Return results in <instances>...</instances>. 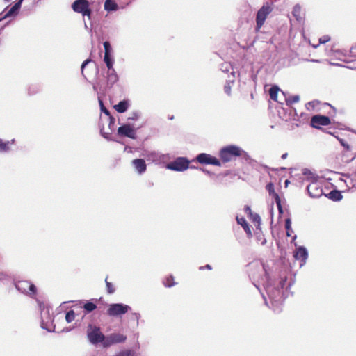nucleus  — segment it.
<instances>
[{
  "label": "nucleus",
  "mask_w": 356,
  "mask_h": 356,
  "mask_svg": "<svg viewBox=\"0 0 356 356\" xmlns=\"http://www.w3.org/2000/svg\"><path fill=\"white\" fill-rule=\"evenodd\" d=\"M286 282V277H280L278 280L267 278L265 290L270 301L272 309L277 313L280 312L281 305L284 300L283 289Z\"/></svg>",
  "instance_id": "obj_1"
},
{
  "label": "nucleus",
  "mask_w": 356,
  "mask_h": 356,
  "mask_svg": "<svg viewBox=\"0 0 356 356\" xmlns=\"http://www.w3.org/2000/svg\"><path fill=\"white\" fill-rule=\"evenodd\" d=\"M240 156H243L244 158L249 157L245 151L235 145L225 146L219 152V156L223 163L229 162L233 158Z\"/></svg>",
  "instance_id": "obj_2"
},
{
  "label": "nucleus",
  "mask_w": 356,
  "mask_h": 356,
  "mask_svg": "<svg viewBox=\"0 0 356 356\" xmlns=\"http://www.w3.org/2000/svg\"><path fill=\"white\" fill-rule=\"evenodd\" d=\"M190 161L184 156L177 157L174 161L166 164L165 168L176 172H184L189 168Z\"/></svg>",
  "instance_id": "obj_3"
},
{
  "label": "nucleus",
  "mask_w": 356,
  "mask_h": 356,
  "mask_svg": "<svg viewBox=\"0 0 356 356\" xmlns=\"http://www.w3.org/2000/svg\"><path fill=\"white\" fill-rule=\"evenodd\" d=\"M72 8L74 12L81 13L83 16H87L89 19H90L92 10L88 0L74 1L72 4Z\"/></svg>",
  "instance_id": "obj_4"
},
{
  "label": "nucleus",
  "mask_w": 356,
  "mask_h": 356,
  "mask_svg": "<svg viewBox=\"0 0 356 356\" xmlns=\"http://www.w3.org/2000/svg\"><path fill=\"white\" fill-rule=\"evenodd\" d=\"M272 8L268 3H264L257 11L256 16V30L259 31L264 25L268 15L272 12Z\"/></svg>",
  "instance_id": "obj_5"
},
{
  "label": "nucleus",
  "mask_w": 356,
  "mask_h": 356,
  "mask_svg": "<svg viewBox=\"0 0 356 356\" xmlns=\"http://www.w3.org/2000/svg\"><path fill=\"white\" fill-rule=\"evenodd\" d=\"M131 309L130 306L123 303H112L108 305L106 313L109 316H118L125 314Z\"/></svg>",
  "instance_id": "obj_6"
},
{
  "label": "nucleus",
  "mask_w": 356,
  "mask_h": 356,
  "mask_svg": "<svg viewBox=\"0 0 356 356\" xmlns=\"http://www.w3.org/2000/svg\"><path fill=\"white\" fill-rule=\"evenodd\" d=\"M15 286L17 290L22 293L29 295L31 297L35 295L37 291L36 286L33 283L27 280L18 281L15 283Z\"/></svg>",
  "instance_id": "obj_7"
},
{
  "label": "nucleus",
  "mask_w": 356,
  "mask_h": 356,
  "mask_svg": "<svg viewBox=\"0 0 356 356\" xmlns=\"http://www.w3.org/2000/svg\"><path fill=\"white\" fill-rule=\"evenodd\" d=\"M195 161L202 165H213L215 166H221V162L216 157L207 153L198 154L195 157Z\"/></svg>",
  "instance_id": "obj_8"
},
{
  "label": "nucleus",
  "mask_w": 356,
  "mask_h": 356,
  "mask_svg": "<svg viewBox=\"0 0 356 356\" xmlns=\"http://www.w3.org/2000/svg\"><path fill=\"white\" fill-rule=\"evenodd\" d=\"M87 336L88 340L92 344L96 345L99 343H102L106 339L105 336L100 332L99 327H94L91 330H88Z\"/></svg>",
  "instance_id": "obj_9"
},
{
  "label": "nucleus",
  "mask_w": 356,
  "mask_h": 356,
  "mask_svg": "<svg viewBox=\"0 0 356 356\" xmlns=\"http://www.w3.org/2000/svg\"><path fill=\"white\" fill-rule=\"evenodd\" d=\"M127 337L120 333H113L106 337L104 347H108L113 344L120 343L125 341Z\"/></svg>",
  "instance_id": "obj_10"
},
{
  "label": "nucleus",
  "mask_w": 356,
  "mask_h": 356,
  "mask_svg": "<svg viewBox=\"0 0 356 356\" xmlns=\"http://www.w3.org/2000/svg\"><path fill=\"white\" fill-rule=\"evenodd\" d=\"M307 191L312 198H318L323 195V189L318 181L311 182L307 186Z\"/></svg>",
  "instance_id": "obj_11"
},
{
  "label": "nucleus",
  "mask_w": 356,
  "mask_h": 356,
  "mask_svg": "<svg viewBox=\"0 0 356 356\" xmlns=\"http://www.w3.org/2000/svg\"><path fill=\"white\" fill-rule=\"evenodd\" d=\"M330 123V118L326 115H315L311 119V125L316 129H320L321 126H327Z\"/></svg>",
  "instance_id": "obj_12"
},
{
  "label": "nucleus",
  "mask_w": 356,
  "mask_h": 356,
  "mask_svg": "<svg viewBox=\"0 0 356 356\" xmlns=\"http://www.w3.org/2000/svg\"><path fill=\"white\" fill-rule=\"evenodd\" d=\"M308 251L305 246H298L293 252V257L296 260L300 261V267H302L308 259Z\"/></svg>",
  "instance_id": "obj_13"
},
{
  "label": "nucleus",
  "mask_w": 356,
  "mask_h": 356,
  "mask_svg": "<svg viewBox=\"0 0 356 356\" xmlns=\"http://www.w3.org/2000/svg\"><path fill=\"white\" fill-rule=\"evenodd\" d=\"M118 134L131 139L136 138V131L130 124H124L118 127Z\"/></svg>",
  "instance_id": "obj_14"
},
{
  "label": "nucleus",
  "mask_w": 356,
  "mask_h": 356,
  "mask_svg": "<svg viewBox=\"0 0 356 356\" xmlns=\"http://www.w3.org/2000/svg\"><path fill=\"white\" fill-rule=\"evenodd\" d=\"M23 1L24 0H17L4 15H3V13H0V21L6 18L16 16L19 11Z\"/></svg>",
  "instance_id": "obj_15"
},
{
  "label": "nucleus",
  "mask_w": 356,
  "mask_h": 356,
  "mask_svg": "<svg viewBox=\"0 0 356 356\" xmlns=\"http://www.w3.org/2000/svg\"><path fill=\"white\" fill-rule=\"evenodd\" d=\"M119 80L115 69L108 70L106 72V82L108 88H111Z\"/></svg>",
  "instance_id": "obj_16"
},
{
  "label": "nucleus",
  "mask_w": 356,
  "mask_h": 356,
  "mask_svg": "<svg viewBox=\"0 0 356 356\" xmlns=\"http://www.w3.org/2000/svg\"><path fill=\"white\" fill-rule=\"evenodd\" d=\"M132 165L139 175L143 174L147 170V165L143 159H136L131 162Z\"/></svg>",
  "instance_id": "obj_17"
},
{
  "label": "nucleus",
  "mask_w": 356,
  "mask_h": 356,
  "mask_svg": "<svg viewBox=\"0 0 356 356\" xmlns=\"http://www.w3.org/2000/svg\"><path fill=\"white\" fill-rule=\"evenodd\" d=\"M41 314H42V316H41V327L42 329H44V330H47L49 332H54L55 327L54 326L53 329H51V326L52 325H51L52 321H51V318H49V321H47L46 322L45 320H44V316L46 314L47 316H49V311L48 310L45 311L44 309H43L41 312Z\"/></svg>",
  "instance_id": "obj_18"
},
{
  "label": "nucleus",
  "mask_w": 356,
  "mask_h": 356,
  "mask_svg": "<svg viewBox=\"0 0 356 356\" xmlns=\"http://www.w3.org/2000/svg\"><path fill=\"white\" fill-rule=\"evenodd\" d=\"M236 222L238 225H240L245 232L247 236L250 238L252 236V233L250 229V227L248 222L246 221L244 217H238L236 218Z\"/></svg>",
  "instance_id": "obj_19"
},
{
  "label": "nucleus",
  "mask_w": 356,
  "mask_h": 356,
  "mask_svg": "<svg viewBox=\"0 0 356 356\" xmlns=\"http://www.w3.org/2000/svg\"><path fill=\"white\" fill-rule=\"evenodd\" d=\"M129 106V102L128 99L120 101L118 104L114 106L115 111L120 113H123L127 111Z\"/></svg>",
  "instance_id": "obj_20"
},
{
  "label": "nucleus",
  "mask_w": 356,
  "mask_h": 356,
  "mask_svg": "<svg viewBox=\"0 0 356 356\" xmlns=\"http://www.w3.org/2000/svg\"><path fill=\"white\" fill-rule=\"evenodd\" d=\"M302 175L306 177V180L308 181L313 182L316 181H318L319 177L313 173L310 170L307 168H304L302 170Z\"/></svg>",
  "instance_id": "obj_21"
},
{
  "label": "nucleus",
  "mask_w": 356,
  "mask_h": 356,
  "mask_svg": "<svg viewBox=\"0 0 356 356\" xmlns=\"http://www.w3.org/2000/svg\"><path fill=\"white\" fill-rule=\"evenodd\" d=\"M118 8V5L114 0H106L104 2V9L108 12L116 11Z\"/></svg>",
  "instance_id": "obj_22"
},
{
  "label": "nucleus",
  "mask_w": 356,
  "mask_h": 356,
  "mask_svg": "<svg viewBox=\"0 0 356 356\" xmlns=\"http://www.w3.org/2000/svg\"><path fill=\"white\" fill-rule=\"evenodd\" d=\"M279 92H281L283 96L284 97V92L280 90V88L277 86H273L269 90V95L270 99L274 101H277Z\"/></svg>",
  "instance_id": "obj_23"
},
{
  "label": "nucleus",
  "mask_w": 356,
  "mask_h": 356,
  "mask_svg": "<svg viewBox=\"0 0 356 356\" xmlns=\"http://www.w3.org/2000/svg\"><path fill=\"white\" fill-rule=\"evenodd\" d=\"M329 199L333 201H340L343 198V195L341 192L338 190H332L327 195H325Z\"/></svg>",
  "instance_id": "obj_24"
},
{
  "label": "nucleus",
  "mask_w": 356,
  "mask_h": 356,
  "mask_svg": "<svg viewBox=\"0 0 356 356\" xmlns=\"http://www.w3.org/2000/svg\"><path fill=\"white\" fill-rule=\"evenodd\" d=\"M104 62L105 63L108 70L114 69V59L111 55V54H104Z\"/></svg>",
  "instance_id": "obj_25"
},
{
  "label": "nucleus",
  "mask_w": 356,
  "mask_h": 356,
  "mask_svg": "<svg viewBox=\"0 0 356 356\" xmlns=\"http://www.w3.org/2000/svg\"><path fill=\"white\" fill-rule=\"evenodd\" d=\"M220 70L222 72L229 73L230 72L233 78H235L236 72L234 71L233 67L229 63H224L221 65Z\"/></svg>",
  "instance_id": "obj_26"
},
{
  "label": "nucleus",
  "mask_w": 356,
  "mask_h": 356,
  "mask_svg": "<svg viewBox=\"0 0 356 356\" xmlns=\"http://www.w3.org/2000/svg\"><path fill=\"white\" fill-rule=\"evenodd\" d=\"M83 308L86 310L87 313H90L97 308V305L92 300H88L86 303H84Z\"/></svg>",
  "instance_id": "obj_27"
},
{
  "label": "nucleus",
  "mask_w": 356,
  "mask_h": 356,
  "mask_svg": "<svg viewBox=\"0 0 356 356\" xmlns=\"http://www.w3.org/2000/svg\"><path fill=\"white\" fill-rule=\"evenodd\" d=\"M292 15H293V17L296 18V19L297 21H300L302 19L301 7L298 4H296V6H294V7L293 8V11H292Z\"/></svg>",
  "instance_id": "obj_28"
},
{
  "label": "nucleus",
  "mask_w": 356,
  "mask_h": 356,
  "mask_svg": "<svg viewBox=\"0 0 356 356\" xmlns=\"http://www.w3.org/2000/svg\"><path fill=\"white\" fill-rule=\"evenodd\" d=\"M284 100L287 106H290L294 103H297L300 100L299 95L289 96L288 97H284Z\"/></svg>",
  "instance_id": "obj_29"
},
{
  "label": "nucleus",
  "mask_w": 356,
  "mask_h": 356,
  "mask_svg": "<svg viewBox=\"0 0 356 356\" xmlns=\"http://www.w3.org/2000/svg\"><path fill=\"white\" fill-rule=\"evenodd\" d=\"M250 219L255 224H257V229L260 228L261 225V218L259 214L256 213H252V215L248 216Z\"/></svg>",
  "instance_id": "obj_30"
},
{
  "label": "nucleus",
  "mask_w": 356,
  "mask_h": 356,
  "mask_svg": "<svg viewBox=\"0 0 356 356\" xmlns=\"http://www.w3.org/2000/svg\"><path fill=\"white\" fill-rule=\"evenodd\" d=\"M9 144L10 142H4L3 140L0 139V152H7L9 151Z\"/></svg>",
  "instance_id": "obj_31"
},
{
  "label": "nucleus",
  "mask_w": 356,
  "mask_h": 356,
  "mask_svg": "<svg viewBox=\"0 0 356 356\" xmlns=\"http://www.w3.org/2000/svg\"><path fill=\"white\" fill-rule=\"evenodd\" d=\"M285 229H286V236H290L291 232H293V230L291 229V220L290 218H287L285 220Z\"/></svg>",
  "instance_id": "obj_32"
},
{
  "label": "nucleus",
  "mask_w": 356,
  "mask_h": 356,
  "mask_svg": "<svg viewBox=\"0 0 356 356\" xmlns=\"http://www.w3.org/2000/svg\"><path fill=\"white\" fill-rule=\"evenodd\" d=\"M107 121L108 122L109 130L111 131H113L115 127V119L112 115H109V117L107 118Z\"/></svg>",
  "instance_id": "obj_33"
},
{
  "label": "nucleus",
  "mask_w": 356,
  "mask_h": 356,
  "mask_svg": "<svg viewBox=\"0 0 356 356\" xmlns=\"http://www.w3.org/2000/svg\"><path fill=\"white\" fill-rule=\"evenodd\" d=\"M266 190L268 191L269 195L270 196H272L273 197V199L275 200V195H278V194L277 193H275V191L273 184V183H268L266 185Z\"/></svg>",
  "instance_id": "obj_34"
},
{
  "label": "nucleus",
  "mask_w": 356,
  "mask_h": 356,
  "mask_svg": "<svg viewBox=\"0 0 356 356\" xmlns=\"http://www.w3.org/2000/svg\"><path fill=\"white\" fill-rule=\"evenodd\" d=\"M173 280H174V277L172 275H170V276L166 277V279L163 281V284L166 287H172L176 284L175 282H172Z\"/></svg>",
  "instance_id": "obj_35"
},
{
  "label": "nucleus",
  "mask_w": 356,
  "mask_h": 356,
  "mask_svg": "<svg viewBox=\"0 0 356 356\" xmlns=\"http://www.w3.org/2000/svg\"><path fill=\"white\" fill-rule=\"evenodd\" d=\"M234 81V79L227 81L224 86V91L228 96L231 95V83H233Z\"/></svg>",
  "instance_id": "obj_36"
},
{
  "label": "nucleus",
  "mask_w": 356,
  "mask_h": 356,
  "mask_svg": "<svg viewBox=\"0 0 356 356\" xmlns=\"http://www.w3.org/2000/svg\"><path fill=\"white\" fill-rule=\"evenodd\" d=\"M74 318H75V314L73 310L68 311L65 314V320H66L67 323H70L72 321H74Z\"/></svg>",
  "instance_id": "obj_37"
},
{
  "label": "nucleus",
  "mask_w": 356,
  "mask_h": 356,
  "mask_svg": "<svg viewBox=\"0 0 356 356\" xmlns=\"http://www.w3.org/2000/svg\"><path fill=\"white\" fill-rule=\"evenodd\" d=\"M275 202L276 203L279 213H282L283 209H282V204H281V199H280L279 195H275Z\"/></svg>",
  "instance_id": "obj_38"
},
{
  "label": "nucleus",
  "mask_w": 356,
  "mask_h": 356,
  "mask_svg": "<svg viewBox=\"0 0 356 356\" xmlns=\"http://www.w3.org/2000/svg\"><path fill=\"white\" fill-rule=\"evenodd\" d=\"M140 117V113L139 111H133L128 118V120L136 121L138 120Z\"/></svg>",
  "instance_id": "obj_39"
},
{
  "label": "nucleus",
  "mask_w": 356,
  "mask_h": 356,
  "mask_svg": "<svg viewBox=\"0 0 356 356\" xmlns=\"http://www.w3.org/2000/svg\"><path fill=\"white\" fill-rule=\"evenodd\" d=\"M100 134L102 137H104L106 140L108 141H115V140L112 138L111 136V133L109 132H105L104 131V129H100Z\"/></svg>",
  "instance_id": "obj_40"
},
{
  "label": "nucleus",
  "mask_w": 356,
  "mask_h": 356,
  "mask_svg": "<svg viewBox=\"0 0 356 356\" xmlns=\"http://www.w3.org/2000/svg\"><path fill=\"white\" fill-rule=\"evenodd\" d=\"M105 282H106V285L107 292L109 294L113 293L115 292V289L113 285L112 284V283L107 281V277L105 280Z\"/></svg>",
  "instance_id": "obj_41"
},
{
  "label": "nucleus",
  "mask_w": 356,
  "mask_h": 356,
  "mask_svg": "<svg viewBox=\"0 0 356 356\" xmlns=\"http://www.w3.org/2000/svg\"><path fill=\"white\" fill-rule=\"evenodd\" d=\"M103 46H104V54H111V51H112V47H111V45L110 44V42L108 41H105L104 43H103Z\"/></svg>",
  "instance_id": "obj_42"
},
{
  "label": "nucleus",
  "mask_w": 356,
  "mask_h": 356,
  "mask_svg": "<svg viewBox=\"0 0 356 356\" xmlns=\"http://www.w3.org/2000/svg\"><path fill=\"white\" fill-rule=\"evenodd\" d=\"M115 356H133V355L131 351L126 350L119 352Z\"/></svg>",
  "instance_id": "obj_43"
},
{
  "label": "nucleus",
  "mask_w": 356,
  "mask_h": 356,
  "mask_svg": "<svg viewBox=\"0 0 356 356\" xmlns=\"http://www.w3.org/2000/svg\"><path fill=\"white\" fill-rule=\"evenodd\" d=\"M99 104H100L101 111L102 113H105L108 118L109 115H111L109 111L104 106L103 102L101 100H99Z\"/></svg>",
  "instance_id": "obj_44"
},
{
  "label": "nucleus",
  "mask_w": 356,
  "mask_h": 356,
  "mask_svg": "<svg viewBox=\"0 0 356 356\" xmlns=\"http://www.w3.org/2000/svg\"><path fill=\"white\" fill-rule=\"evenodd\" d=\"M330 40V37L327 35H325L319 38L320 44H325Z\"/></svg>",
  "instance_id": "obj_45"
},
{
  "label": "nucleus",
  "mask_w": 356,
  "mask_h": 356,
  "mask_svg": "<svg viewBox=\"0 0 356 356\" xmlns=\"http://www.w3.org/2000/svg\"><path fill=\"white\" fill-rule=\"evenodd\" d=\"M340 144L341 146L346 148V150L349 151L350 150V145L342 138H338Z\"/></svg>",
  "instance_id": "obj_46"
},
{
  "label": "nucleus",
  "mask_w": 356,
  "mask_h": 356,
  "mask_svg": "<svg viewBox=\"0 0 356 356\" xmlns=\"http://www.w3.org/2000/svg\"><path fill=\"white\" fill-rule=\"evenodd\" d=\"M91 62V60L90 59H86V60H84L82 64H81V73H82V75L84 76V74H83V70L84 68L86 67V66Z\"/></svg>",
  "instance_id": "obj_47"
},
{
  "label": "nucleus",
  "mask_w": 356,
  "mask_h": 356,
  "mask_svg": "<svg viewBox=\"0 0 356 356\" xmlns=\"http://www.w3.org/2000/svg\"><path fill=\"white\" fill-rule=\"evenodd\" d=\"M349 55L351 57L356 58V45H354L350 48Z\"/></svg>",
  "instance_id": "obj_48"
},
{
  "label": "nucleus",
  "mask_w": 356,
  "mask_h": 356,
  "mask_svg": "<svg viewBox=\"0 0 356 356\" xmlns=\"http://www.w3.org/2000/svg\"><path fill=\"white\" fill-rule=\"evenodd\" d=\"M244 211L245 212V213L247 214L248 217L250 216V215H252V213H253L250 207L248 206V205H245V207H244Z\"/></svg>",
  "instance_id": "obj_49"
},
{
  "label": "nucleus",
  "mask_w": 356,
  "mask_h": 356,
  "mask_svg": "<svg viewBox=\"0 0 356 356\" xmlns=\"http://www.w3.org/2000/svg\"><path fill=\"white\" fill-rule=\"evenodd\" d=\"M204 269L211 270V269H212V267H211V265H209V264H207V265H205L204 266H200V270H204Z\"/></svg>",
  "instance_id": "obj_50"
},
{
  "label": "nucleus",
  "mask_w": 356,
  "mask_h": 356,
  "mask_svg": "<svg viewBox=\"0 0 356 356\" xmlns=\"http://www.w3.org/2000/svg\"><path fill=\"white\" fill-rule=\"evenodd\" d=\"M133 316H134L135 319L137 321V324H138V321L140 318V314L139 313H134Z\"/></svg>",
  "instance_id": "obj_51"
},
{
  "label": "nucleus",
  "mask_w": 356,
  "mask_h": 356,
  "mask_svg": "<svg viewBox=\"0 0 356 356\" xmlns=\"http://www.w3.org/2000/svg\"><path fill=\"white\" fill-rule=\"evenodd\" d=\"M203 172L207 174V175H211V172L206 169H204V168H201L200 169Z\"/></svg>",
  "instance_id": "obj_52"
},
{
  "label": "nucleus",
  "mask_w": 356,
  "mask_h": 356,
  "mask_svg": "<svg viewBox=\"0 0 356 356\" xmlns=\"http://www.w3.org/2000/svg\"><path fill=\"white\" fill-rule=\"evenodd\" d=\"M189 168H191V169H197V170H200L201 169V168H200V167H197V166H195V165H189Z\"/></svg>",
  "instance_id": "obj_53"
},
{
  "label": "nucleus",
  "mask_w": 356,
  "mask_h": 356,
  "mask_svg": "<svg viewBox=\"0 0 356 356\" xmlns=\"http://www.w3.org/2000/svg\"><path fill=\"white\" fill-rule=\"evenodd\" d=\"M287 156H288V154L287 153H284V154H283L282 155L281 157H282V159H286Z\"/></svg>",
  "instance_id": "obj_54"
},
{
  "label": "nucleus",
  "mask_w": 356,
  "mask_h": 356,
  "mask_svg": "<svg viewBox=\"0 0 356 356\" xmlns=\"http://www.w3.org/2000/svg\"><path fill=\"white\" fill-rule=\"evenodd\" d=\"M262 296H263V298L264 300L266 305H268V301H267L266 297L264 296V295L262 294Z\"/></svg>",
  "instance_id": "obj_55"
},
{
  "label": "nucleus",
  "mask_w": 356,
  "mask_h": 356,
  "mask_svg": "<svg viewBox=\"0 0 356 356\" xmlns=\"http://www.w3.org/2000/svg\"><path fill=\"white\" fill-rule=\"evenodd\" d=\"M71 330H72V329H71V328H70V327H66V328H64V329L63 330V332H67L70 331Z\"/></svg>",
  "instance_id": "obj_56"
},
{
  "label": "nucleus",
  "mask_w": 356,
  "mask_h": 356,
  "mask_svg": "<svg viewBox=\"0 0 356 356\" xmlns=\"http://www.w3.org/2000/svg\"><path fill=\"white\" fill-rule=\"evenodd\" d=\"M84 26H85V29H86V30H90V31H91V29H90V28L88 26V25H87V24H86V22L84 23Z\"/></svg>",
  "instance_id": "obj_57"
},
{
  "label": "nucleus",
  "mask_w": 356,
  "mask_h": 356,
  "mask_svg": "<svg viewBox=\"0 0 356 356\" xmlns=\"http://www.w3.org/2000/svg\"><path fill=\"white\" fill-rule=\"evenodd\" d=\"M266 243V239H264L262 241H261V245H265Z\"/></svg>",
  "instance_id": "obj_58"
},
{
  "label": "nucleus",
  "mask_w": 356,
  "mask_h": 356,
  "mask_svg": "<svg viewBox=\"0 0 356 356\" xmlns=\"http://www.w3.org/2000/svg\"><path fill=\"white\" fill-rule=\"evenodd\" d=\"M289 184V181L288 179H286L285 181V186H287Z\"/></svg>",
  "instance_id": "obj_59"
},
{
  "label": "nucleus",
  "mask_w": 356,
  "mask_h": 356,
  "mask_svg": "<svg viewBox=\"0 0 356 356\" xmlns=\"http://www.w3.org/2000/svg\"><path fill=\"white\" fill-rule=\"evenodd\" d=\"M168 119L169 120H173L174 119V116L173 115L169 116Z\"/></svg>",
  "instance_id": "obj_60"
},
{
  "label": "nucleus",
  "mask_w": 356,
  "mask_h": 356,
  "mask_svg": "<svg viewBox=\"0 0 356 356\" xmlns=\"http://www.w3.org/2000/svg\"><path fill=\"white\" fill-rule=\"evenodd\" d=\"M40 1V0H34V2H35V3H38Z\"/></svg>",
  "instance_id": "obj_61"
},
{
  "label": "nucleus",
  "mask_w": 356,
  "mask_h": 356,
  "mask_svg": "<svg viewBox=\"0 0 356 356\" xmlns=\"http://www.w3.org/2000/svg\"><path fill=\"white\" fill-rule=\"evenodd\" d=\"M296 235H295L293 237V239L295 240L296 238Z\"/></svg>",
  "instance_id": "obj_62"
},
{
  "label": "nucleus",
  "mask_w": 356,
  "mask_h": 356,
  "mask_svg": "<svg viewBox=\"0 0 356 356\" xmlns=\"http://www.w3.org/2000/svg\"><path fill=\"white\" fill-rule=\"evenodd\" d=\"M260 238H261V236H257V239H258V240H260Z\"/></svg>",
  "instance_id": "obj_63"
},
{
  "label": "nucleus",
  "mask_w": 356,
  "mask_h": 356,
  "mask_svg": "<svg viewBox=\"0 0 356 356\" xmlns=\"http://www.w3.org/2000/svg\"><path fill=\"white\" fill-rule=\"evenodd\" d=\"M254 286H256V287L259 290V287L257 286V284H254Z\"/></svg>",
  "instance_id": "obj_64"
}]
</instances>
